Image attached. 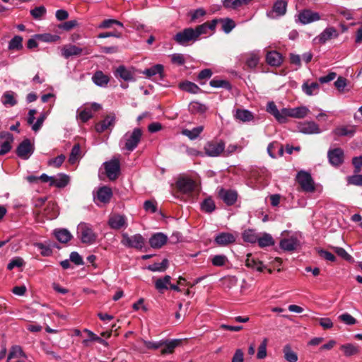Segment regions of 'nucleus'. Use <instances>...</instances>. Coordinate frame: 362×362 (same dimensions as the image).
<instances>
[{"instance_id":"obj_30","label":"nucleus","mask_w":362,"mask_h":362,"mask_svg":"<svg viewBox=\"0 0 362 362\" xmlns=\"http://www.w3.org/2000/svg\"><path fill=\"white\" fill-rule=\"evenodd\" d=\"M171 277L169 275L165 276L163 278L158 279L155 282L156 288L163 293L164 290L170 288Z\"/></svg>"},{"instance_id":"obj_47","label":"nucleus","mask_w":362,"mask_h":362,"mask_svg":"<svg viewBox=\"0 0 362 362\" xmlns=\"http://www.w3.org/2000/svg\"><path fill=\"white\" fill-rule=\"evenodd\" d=\"M258 245L260 247L271 246L274 244V241L271 235L265 233L262 237L257 240Z\"/></svg>"},{"instance_id":"obj_23","label":"nucleus","mask_w":362,"mask_h":362,"mask_svg":"<svg viewBox=\"0 0 362 362\" xmlns=\"http://www.w3.org/2000/svg\"><path fill=\"white\" fill-rule=\"evenodd\" d=\"M266 61L270 66H279L282 63V56L276 51H271L267 54Z\"/></svg>"},{"instance_id":"obj_5","label":"nucleus","mask_w":362,"mask_h":362,"mask_svg":"<svg viewBox=\"0 0 362 362\" xmlns=\"http://www.w3.org/2000/svg\"><path fill=\"white\" fill-rule=\"evenodd\" d=\"M225 148V142L222 140L211 141L207 142L204 147L206 155L210 157H217L223 152Z\"/></svg>"},{"instance_id":"obj_14","label":"nucleus","mask_w":362,"mask_h":362,"mask_svg":"<svg viewBox=\"0 0 362 362\" xmlns=\"http://www.w3.org/2000/svg\"><path fill=\"white\" fill-rule=\"evenodd\" d=\"M218 196L228 206L233 205L238 199V194L235 191L223 188L219 190Z\"/></svg>"},{"instance_id":"obj_59","label":"nucleus","mask_w":362,"mask_h":362,"mask_svg":"<svg viewBox=\"0 0 362 362\" xmlns=\"http://www.w3.org/2000/svg\"><path fill=\"white\" fill-rule=\"evenodd\" d=\"M35 247L40 251V253L42 256L48 257L52 253V249L49 246L44 245L42 243H35Z\"/></svg>"},{"instance_id":"obj_40","label":"nucleus","mask_w":362,"mask_h":362,"mask_svg":"<svg viewBox=\"0 0 362 362\" xmlns=\"http://www.w3.org/2000/svg\"><path fill=\"white\" fill-rule=\"evenodd\" d=\"M57 239L63 243H66L69 241L72 237L71 234L66 229H59L54 232Z\"/></svg>"},{"instance_id":"obj_7","label":"nucleus","mask_w":362,"mask_h":362,"mask_svg":"<svg viewBox=\"0 0 362 362\" xmlns=\"http://www.w3.org/2000/svg\"><path fill=\"white\" fill-rule=\"evenodd\" d=\"M174 40L181 45H187L190 41H197V38L194 33V28H185L182 31L177 33L174 36Z\"/></svg>"},{"instance_id":"obj_42","label":"nucleus","mask_w":362,"mask_h":362,"mask_svg":"<svg viewBox=\"0 0 362 362\" xmlns=\"http://www.w3.org/2000/svg\"><path fill=\"white\" fill-rule=\"evenodd\" d=\"M168 267V260L163 259L161 262H155L148 266V269L152 272H164Z\"/></svg>"},{"instance_id":"obj_44","label":"nucleus","mask_w":362,"mask_h":362,"mask_svg":"<svg viewBox=\"0 0 362 362\" xmlns=\"http://www.w3.org/2000/svg\"><path fill=\"white\" fill-rule=\"evenodd\" d=\"M80 155H81L80 144H74V146H73V148L71 151L69 158V162L71 164H74L78 160V159L80 158Z\"/></svg>"},{"instance_id":"obj_15","label":"nucleus","mask_w":362,"mask_h":362,"mask_svg":"<svg viewBox=\"0 0 362 362\" xmlns=\"http://www.w3.org/2000/svg\"><path fill=\"white\" fill-rule=\"evenodd\" d=\"M217 23L218 20L214 19L211 22H206L202 25L197 26L194 29V33L197 38V40H198L200 35L207 34L209 30H214Z\"/></svg>"},{"instance_id":"obj_63","label":"nucleus","mask_w":362,"mask_h":362,"mask_svg":"<svg viewBox=\"0 0 362 362\" xmlns=\"http://www.w3.org/2000/svg\"><path fill=\"white\" fill-rule=\"evenodd\" d=\"M235 26L234 21L230 18L223 21L222 29L226 33H229Z\"/></svg>"},{"instance_id":"obj_46","label":"nucleus","mask_w":362,"mask_h":362,"mask_svg":"<svg viewBox=\"0 0 362 362\" xmlns=\"http://www.w3.org/2000/svg\"><path fill=\"white\" fill-rule=\"evenodd\" d=\"M243 238L245 242L255 243L257 242L258 235L254 230L248 229L244 231Z\"/></svg>"},{"instance_id":"obj_41","label":"nucleus","mask_w":362,"mask_h":362,"mask_svg":"<svg viewBox=\"0 0 362 362\" xmlns=\"http://www.w3.org/2000/svg\"><path fill=\"white\" fill-rule=\"evenodd\" d=\"M163 66L161 64H156L149 69H146L143 71V74L146 75L148 77H151L156 74H159L160 77H163Z\"/></svg>"},{"instance_id":"obj_21","label":"nucleus","mask_w":362,"mask_h":362,"mask_svg":"<svg viewBox=\"0 0 362 362\" xmlns=\"http://www.w3.org/2000/svg\"><path fill=\"white\" fill-rule=\"evenodd\" d=\"M298 18L301 23L308 24L317 21V13L305 9L299 13Z\"/></svg>"},{"instance_id":"obj_54","label":"nucleus","mask_w":362,"mask_h":362,"mask_svg":"<svg viewBox=\"0 0 362 362\" xmlns=\"http://www.w3.org/2000/svg\"><path fill=\"white\" fill-rule=\"evenodd\" d=\"M281 117H284L282 119V120H280V122H279V123H281V124L286 123L288 122V117L294 118L293 108H286V107L282 108L281 110Z\"/></svg>"},{"instance_id":"obj_39","label":"nucleus","mask_w":362,"mask_h":362,"mask_svg":"<svg viewBox=\"0 0 362 362\" xmlns=\"http://www.w3.org/2000/svg\"><path fill=\"white\" fill-rule=\"evenodd\" d=\"M267 111L273 115L274 118L279 122L284 118L281 116V110H279L274 102L271 101L267 103Z\"/></svg>"},{"instance_id":"obj_35","label":"nucleus","mask_w":362,"mask_h":362,"mask_svg":"<svg viewBox=\"0 0 362 362\" xmlns=\"http://www.w3.org/2000/svg\"><path fill=\"white\" fill-rule=\"evenodd\" d=\"M203 126H198L193 128L191 130L187 129H183L182 131V134L187 136L189 139L194 140L196 139L199 136V134L203 132Z\"/></svg>"},{"instance_id":"obj_26","label":"nucleus","mask_w":362,"mask_h":362,"mask_svg":"<svg viewBox=\"0 0 362 362\" xmlns=\"http://www.w3.org/2000/svg\"><path fill=\"white\" fill-rule=\"evenodd\" d=\"M93 83L101 87H105L107 85L110 78L108 76L103 74L101 71H97L92 76Z\"/></svg>"},{"instance_id":"obj_43","label":"nucleus","mask_w":362,"mask_h":362,"mask_svg":"<svg viewBox=\"0 0 362 362\" xmlns=\"http://www.w3.org/2000/svg\"><path fill=\"white\" fill-rule=\"evenodd\" d=\"M216 209L214 200L211 197L206 198L201 203V209L206 213H211Z\"/></svg>"},{"instance_id":"obj_9","label":"nucleus","mask_w":362,"mask_h":362,"mask_svg":"<svg viewBox=\"0 0 362 362\" xmlns=\"http://www.w3.org/2000/svg\"><path fill=\"white\" fill-rule=\"evenodd\" d=\"M82 53L88 54L90 52L87 49H83L71 44L64 46L62 49V55L66 59L72 56H79Z\"/></svg>"},{"instance_id":"obj_12","label":"nucleus","mask_w":362,"mask_h":362,"mask_svg":"<svg viewBox=\"0 0 362 362\" xmlns=\"http://www.w3.org/2000/svg\"><path fill=\"white\" fill-rule=\"evenodd\" d=\"M328 158L330 163L334 166L341 165L344 159V153L341 148H336L328 151Z\"/></svg>"},{"instance_id":"obj_20","label":"nucleus","mask_w":362,"mask_h":362,"mask_svg":"<svg viewBox=\"0 0 362 362\" xmlns=\"http://www.w3.org/2000/svg\"><path fill=\"white\" fill-rule=\"evenodd\" d=\"M356 131L355 125H342L337 127L334 130L336 135L339 136H353Z\"/></svg>"},{"instance_id":"obj_13","label":"nucleus","mask_w":362,"mask_h":362,"mask_svg":"<svg viewBox=\"0 0 362 362\" xmlns=\"http://www.w3.org/2000/svg\"><path fill=\"white\" fill-rule=\"evenodd\" d=\"M116 117L114 113L107 115L105 119L100 122L97 123L95 126V131L98 133L105 132L110 127H112L115 125Z\"/></svg>"},{"instance_id":"obj_62","label":"nucleus","mask_w":362,"mask_h":362,"mask_svg":"<svg viewBox=\"0 0 362 362\" xmlns=\"http://www.w3.org/2000/svg\"><path fill=\"white\" fill-rule=\"evenodd\" d=\"M24 261L21 257H15L12 259L7 265L8 270H12L15 267H21L23 265Z\"/></svg>"},{"instance_id":"obj_38","label":"nucleus","mask_w":362,"mask_h":362,"mask_svg":"<svg viewBox=\"0 0 362 362\" xmlns=\"http://www.w3.org/2000/svg\"><path fill=\"white\" fill-rule=\"evenodd\" d=\"M23 37L20 35L14 36L8 42L9 50H21L23 49Z\"/></svg>"},{"instance_id":"obj_37","label":"nucleus","mask_w":362,"mask_h":362,"mask_svg":"<svg viewBox=\"0 0 362 362\" xmlns=\"http://www.w3.org/2000/svg\"><path fill=\"white\" fill-rule=\"evenodd\" d=\"M15 93L12 91H6L5 92L1 98V103L4 105L14 106L17 104V100L15 98Z\"/></svg>"},{"instance_id":"obj_27","label":"nucleus","mask_w":362,"mask_h":362,"mask_svg":"<svg viewBox=\"0 0 362 362\" xmlns=\"http://www.w3.org/2000/svg\"><path fill=\"white\" fill-rule=\"evenodd\" d=\"M297 128L300 132L304 134H314L317 132V125L314 122H300Z\"/></svg>"},{"instance_id":"obj_55","label":"nucleus","mask_w":362,"mask_h":362,"mask_svg":"<svg viewBox=\"0 0 362 362\" xmlns=\"http://www.w3.org/2000/svg\"><path fill=\"white\" fill-rule=\"evenodd\" d=\"M47 10L45 6H40L30 10V14L35 19H40L46 14Z\"/></svg>"},{"instance_id":"obj_10","label":"nucleus","mask_w":362,"mask_h":362,"mask_svg":"<svg viewBox=\"0 0 362 362\" xmlns=\"http://www.w3.org/2000/svg\"><path fill=\"white\" fill-rule=\"evenodd\" d=\"M176 185L178 189L184 194H189L192 192L196 187L195 182L188 177L180 178L177 181Z\"/></svg>"},{"instance_id":"obj_48","label":"nucleus","mask_w":362,"mask_h":362,"mask_svg":"<svg viewBox=\"0 0 362 362\" xmlns=\"http://www.w3.org/2000/svg\"><path fill=\"white\" fill-rule=\"evenodd\" d=\"M287 4L284 0L276 1L273 6V11L279 16L285 14L286 11Z\"/></svg>"},{"instance_id":"obj_18","label":"nucleus","mask_w":362,"mask_h":362,"mask_svg":"<svg viewBox=\"0 0 362 362\" xmlns=\"http://www.w3.org/2000/svg\"><path fill=\"white\" fill-rule=\"evenodd\" d=\"M112 197V191L110 187L107 186L101 187L97 192V199L103 204L110 202Z\"/></svg>"},{"instance_id":"obj_64","label":"nucleus","mask_w":362,"mask_h":362,"mask_svg":"<svg viewBox=\"0 0 362 362\" xmlns=\"http://www.w3.org/2000/svg\"><path fill=\"white\" fill-rule=\"evenodd\" d=\"M339 319L348 325L356 324V320L349 313H344L339 316Z\"/></svg>"},{"instance_id":"obj_22","label":"nucleus","mask_w":362,"mask_h":362,"mask_svg":"<svg viewBox=\"0 0 362 362\" xmlns=\"http://www.w3.org/2000/svg\"><path fill=\"white\" fill-rule=\"evenodd\" d=\"M338 36V31L333 27H329L320 34L319 41L322 43H325L332 39L337 38Z\"/></svg>"},{"instance_id":"obj_51","label":"nucleus","mask_w":362,"mask_h":362,"mask_svg":"<svg viewBox=\"0 0 362 362\" xmlns=\"http://www.w3.org/2000/svg\"><path fill=\"white\" fill-rule=\"evenodd\" d=\"M188 15L190 16V22L194 23L200 17L204 16L206 15V11L202 8H199L197 9L190 11Z\"/></svg>"},{"instance_id":"obj_61","label":"nucleus","mask_w":362,"mask_h":362,"mask_svg":"<svg viewBox=\"0 0 362 362\" xmlns=\"http://www.w3.org/2000/svg\"><path fill=\"white\" fill-rule=\"evenodd\" d=\"M18 356H25V354L23 353L21 346H14L11 348L8 354V360Z\"/></svg>"},{"instance_id":"obj_11","label":"nucleus","mask_w":362,"mask_h":362,"mask_svg":"<svg viewBox=\"0 0 362 362\" xmlns=\"http://www.w3.org/2000/svg\"><path fill=\"white\" fill-rule=\"evenodd\" d=\"M280 247L288 252H291L297 249L299 246V240L296 235H291L288 238H284L279 243Z\"/></svg>"},{"instance_id":"obj_50","label":"nucleus","mask_w":362,"mask_h":362,"mask_svg":"<svg viewBox=\"0 0 362 362\" xmlns=\"http://www.w3.org/2000/svg\"><path fill=\"white\" fill-rule=\"evenodd\" d=\"M210 86L214 88H224L227 90L231 89L230 83L226 80L214 78L210 81Z\"/></svg>"},{"instance_id":"obj_58","label":"nucleus","mask_w":362,"mask_h":362,"mask_svg":"<svg viewBox=\"0 0 362 362\" xmlns=\"http://www.w3.org/2000/svg\"><path fill=\"white\" fill-rule=\"evenodd\" d=\"M334 252L348 262H353V257L342 247H334Z\"/></svg>"},{"instance_id":"obj_45","label":"nucleus","mask_w":362,"mask_h":362,"mask_svg":"<svg viewBox=\"0 0 362 362\" xmlns=\"http://www.w3.org/2000/svg\"><path fill=\"white\" fill-rule=\"evenodd\" d=\"M180 87L182 90L190 93H197L200 90L197 85L189 81L180 83Z\"/></svg>"},{"instance_id":"obj_1","label":"nucleus","mask_w":362,"mask_h":362,"mask_svg":"<svg viewBox=\"0 0 362 362\" xmlns=\"http://www.w3.org/2000/svg\"><path fill=\"white\" fill-rule=\"evenodd\" d=\"M78 238L83 244L92 245L97 239V234L93 231L92 226L86 223H81L77 227Z\"/></svg>"},{"instance_id":"obj_8","label":"nucleus","mask_w":362,"mask_h":362,"mask_svg":"<svg viewBox=\"0 0 362 362\" xmlns=\"http://www.w3.org/2000/svg\"><path fill=\"white\" fill-rule=\"evenodd\" d=\"M34 149L30 139H25L17 147L16 154L21 158L26 160L33 153Z\"/></svg>"},{"instance_id":"obj_34","label":"nucleus","mask_w":362,"mask_h":362,"mask_svg":"<svg viewBox=\"0 0 362 362\" xmlns=\"http://www.w3.org/2000/svg\"><path fill=\"white\" fill-rule=\"evenodd\" d=\"M340 349L343 351L346 356H351L359 353V348L353 344H345L340 346Z\"/></svg>"},{"instance_id":"obj_57","label":"nucleus","mask_w":362,"mask_h":362,"mask_svg":"<svg viewBox=\"0 0 362 362\" xmlns=\"http://www.w3.org/2000/svg\"><path fill=\"white\" fill-rule=\"evenodd\" d=\"M346 181L349 185L362 186V175L356 174L346 177Z\"/></svg>"},{"instance_id":"obj_32","label":"nucleus","mask_w":362,"mask_h":362,"mask_svg":"<svg viewBox=\"0 0 362 362\" xmlns=\"http://www.w3.org/2000/svg\"><path fill=\"white\" fill-rule=\"evenodd\" d=\"M108 223L112 228L119 229L125 225L126 219L123 216L116 215L110 218Z\"/></svg>"},{"instance_id":"obj_4","label":"nucleus","mask_w":362,"mask_h":362,"mask_svg":"<svg viewBox=\"0 0 362 362\" xmlns=\"http://www.w3.org/2000/svg\"><path fill=\"white\" fill-rule=\"evenodd\" d=\"M121 243L127 247L141 249L144 245L145 239L141 234L129 236L127 233H123Z\"/></svg>"},{"instance_id":"obj_52","label":"nucleus","mask_w":362,"mask_h":362,"mask_svg":"<svg viewBox=\"0 0 362 362\" xmlns=\"http://www.w3.org/2000/svg\"><path fill=\"white\" fill-rule=\"evenodd\" d=\"M294 110V118L302 119L305 117L310 112L309 109L305 106H300L293 107Z\"/></svg>"},{"instance_id":"obj_56","label":"nucleus","mask_w":362,"mask_h":362,"mask_svg":"<svg viewBox=\"0 0 362 362\" xmlns=\"http://www.w3.org/2000/svg\"><path fill=\"white\" fill-rule=\"evenodd\" d=\"M267 339H264L262 341L261 344L258 347V351L257 354V358L258 359H263L267 356Z\"/></svg>"},{"instance_id":"obj_28","label":"nucleus","mask_w":362,"mask_h":362,"mask_svg":"<svg viewBox=\"0 0 362 362\" xmlns=\"http://www.w3.org/2000/svg\"><path fill=\"white\" fill-rule=\"evenodd\" d=\"M69 182V177L64 174H59L57 176H53L52 182L49 183L50 186H55L58 188L66 187Z\"/></svg>"},{"instance_id":"obj_29","label":"nucleus","mask_w":362,"mask_h":362,"mask_svg":"<svg viewBox=\"0 0 362 362\" xmlns=\"http://www.w3.org/2000/svg\"><path fill=\"white\" fill-rule=\"evenodd\" d=\"M234 117L243 122H247L254 119L253 114L247 110L237 109Z\"/></svg>"},{"instance_id":"obj_3","label":"nucleus","mask_w":362,"mask_h":362,"mask_svg":"<svg viewBox=\"0 0 362 362\" xmlns=\"http://www.w3.org/2000/svg\"><path fill=\"white\" fill-rule=\"evenodd\" d=\"M296 180L301 189L306 192L315 191V183L310 173L300 170L296 175Z\"/></svg>"},{"instance_id":"obj_2","label":"nucleus","mask_w":362,"mask_h":362,"mask_svg":"<svg viewBox=\"0 0 362 362\" xmlns=\"http://www.w3.org/2000/svg\"><path fill=\"white\" fill-rule=\"evenodd\" d=\"M142 131L140 128H135L132 132H127L123 136L124 148L129 151H134L141 141Z\"/></svg>"},{"instance_id":"obj_31","label":"nucleus","mask_w":362,"mask_h":362,"mask_svg":"<svg viewBox=\"0 0 362 362\" xmlns=\"http://www.w3.org/2000/svg\"><path fill=\"white\" fill-rule=\"evenodd\" d=\"M332 114L330 112L324 111L322 110H318V123L319 122H325L326 127H323L322 130H324L327 128V126H329L332 122ZM320 127H318V133H320Z\"/></svg>"},{"instance_id":"obj_24","label":"nucleus","mask_w":362,"mask_h":362,"mask_svg":"<svg viewBox=\"0 0 362 362\" xmlns=\"http://www.w3.org/2000/svg\"><path fill=\"white\" fill-rule=\"evenodd\" d=\"M245 266L258 272H262L264 268L262 262L255 258L252 254H248L247 255Z\"/></svg>"},{"instance_id":"obj_6","label":"nucleus","mask_w":362,"mask_h":362,"mask_svg":"<svg viewBox=\"0 0 362 362\" xmlns=\"http://www.w3.org/2000/svg\"><path fill=\"white\" fill-rule=\"evenodd\" d=\"M104 167L107 177L110 180H116L120 172V162L117 158H113L104 163Z\"/></svg>"},{"instance_id":"obj_19","label":"nucleus","mask_w":362,"mask_h":362,"mask_svg":"<svg viewBox=\"0 0 362 362\" xmlns=\"http://www.w3.org/2000/svg\"><path fill=\"white\" fill-rule=\"evenodd\" d=\"M168 238L162 233L153 235L149 239V244L153 248H160L167 242Z\"/></svg>"},{"instance_id":"obj_49","label":"nucleus","mask_w":362,"mask_h":362,"mask_svg":"<svg viewBox=\"0 0 362 362\" xmlns=\"http://www.w3.org/2000/svg\"><path fill=\"white\" fill-rule=\"evenodd\" d=\"M302 90L308 95H313L317 90V82H309L308 81L304 82L302 85Z\"/></svg>"},{"instance_id":"obj_25","label":"nucleus","mask_w":362,"mask_h":362,"mask_svg":"<svg viewBox=\"0 0 362 362\" xmlns=\"http://www.w3.org/2000/svg\"><path fill=\"white\" fill-rule=\"evenodd\" d=\"M115 76H119L125 81H134L133 73L129 69H127L124 66H119L117 69L115 71Z\"/></svg>"},{"instance_id":"obj_36","label":"nucleus","mask_w":362,"mask_h":362,"mask_svg":"<svg viewBox=\"0 0 362 362\" xmlns=\"http://www.w3.org/2000/svg\"><path fill=\"white\" fill-rule=\"evenodd\" d=\"M283 353L284 358L288 362H296L298 359L297 354L293 351L289 344L284 346Z\"/></svg>"},{"instance_id":"obj_33","label":"nucleus","mask_w":362,"mask_h":362,"mask_svg":"<svg viewBox=\"0 0 362 362\" xmlns=\"http://www.w3.org/2000/svg\"><path fill=\"white\" fill-rule=\"evenodd\" d=\"M207 110V107L199 102L193 101L189 105V111L192 114H203Z\"/></svg>"},{"instance_id":"obj_16","label":"nucleus","mask_w":362,"mask_h":362,"mask_svg":"<svg viewBox=\"0 0 362 362\" xmlns=\"http://www.w3.org/2000/svg\"><path fill=\"white\" fill-rule=\"evenodd\" d=\"M162 343H163V346L161 347V354H170L174 352L175 348L181 345L182 339H175L171 340H162Z\"/></svg>"},{"instance_id":"obj_60","label":"nucleus","mask_w":362,"mask_h":362,"mask_svg":"<svg viewBox=\"0 0 362 362\" xmlns=\"http://www.w3.org/2000/svg\"><path fill=\"white\" fill-rule=\"evenodd\" d=\"M226 262L227 257L223 255H215L211 259L212 264L216 267H222Z\"/></svg>"},{"instance_id":"obj_17","label":"nucleus","mask_w":362,"mask_h":362,"mask_svg":"<svg viewBox=\"0 0 362 362\" xmlns=\"http://www.w3.org/2000/svg\"><path fill=\"white\" fill-rule=\"evenodd\" d=\"M235 241V237L232 233L225 232L218 233L214 239L215 243L219 246H226Z\"/></svg>"},{"instance_id":"obj_53","label":"nucleus","mask_w":362,"mask_h":362,"mask_svg":"<svg viewBox=\"0 0 362 362\" xmlns=\"http://www.w3.org/2000/svg\"><path fill=\"white\" fill-rule=\"evenodd\" d=\"M259 57L254 53L250 54L245 60L246 65L250 69H255L259 63Z\"/></svg>"}]
</instances>
